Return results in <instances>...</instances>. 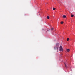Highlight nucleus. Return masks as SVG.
<instances>
[{"label": "nucleus", "mask_w": 75, "mask_h": 75, "mask_svg": "<svg viewBox=\"0 0 75 75\" xmlns=\"http://www.w3.org/2000/svg\"><path fill=\"white\" fill-rule=\"evenodd\" d=\"M74 15H71V17H74Z\"/></svg>", "instance_id": "0eeeda50"}, {"label": "nucleus", "mask_w": 75, "mask_h": 75, "mask_svg": "<svg viewBox=\"0 0 75 75\" xmlns=\"http://www.w3.org/2000/svg\"><path fill=\"white\" fill-rule=\"evenodd\" d=\"M64 64L65 65V67H68V66L66 65V64L65 63H64Z\"/></svg>", "instance_id": "9d476101"}, {"label": "nucleus", "mask_w": 75, "mask_h": 75, "mask_svg": "<svg viewBox=\"0 0 75 75\" xmlns=\"http://www.w3.org/2000/svg\"><path fill=\"white\" fill-rule=\"evenodd\" d=\"M59 47V43H57L55 46L54 47V50H57V51H58Z\"/></svg>", "instance_id": "f257e3e1"}, {"label": "nucleus", "mask_w": 75, "mask_h": 75, "mask_svg": "<svg viewBox=\"0 0 75 75\" xmlns=\"http://www.w3.org/2000/svg\"><path fill=\"white\" fill-rule=\"evenodd\" d=\"M47 19H49L50 18V17H49V16H47Z\"/></svg>", "instance_id": "423d86ee"}, {"label": "nucleus", "mask_w": 75, "mask_h": 75, "mask_svg": "<svg viewBox=\"0 0 75 75\" xmlns=\"http://www.w3.org/2000/svg\"><path fill=\"white\" fill-rule=\"evenodd\" d=\"M57 52H58V51H57Z\"/></svg>", "instance_id": "f8f14e48"}, {"label": "nucleus", "mask_w": 75, "mask_h": 75, "mask_svg": "<svg viewBox=\"0 0 75 75\" xmlns=\"http://www.w3.org/2000/svg\"><path fill=\"white\" fill-rule=\"evenodd\" d=\"M51 31H52V30H53V28H51Z\"/></svg>", "instance_id": "9b49d317"}, {"label": "nucleus", "mask_w": 75, "mask_h": 75, "mask_svg": "<svg viewBox=\"0 0 75 75\" xmlns=\"http://www.w3.org/2000/svg\"><path fill=\"white\" fill-rule=\"evenodd\" d=\"M55 9H56V8H53V10H55Z\"/></svg>", "instance_id": "6e6552de"}, {"label": "nucleus", "mask_w": 75, "mask_h": 75, "mask_svg": "<svg viewBox=\"0 0 75 75\" xmlns=\"http://www.w3.org/2000/svg\"><path fill=\"white\" fill-rule=\"evenodd\" d=\"M69 40V38H67V41H68Z\"/></svg>", "instance_id": "39448f33"}, {"label": "nucleus", "mask_w": 75, "mask_h": 75, "mask_svg": "<svg viewBox=\"0 0 75 75\" xmlns=\"http://www.w3.org/2000/svg\"><path fill=\"white\" fill-rule=\"evenodd\" d=\"M66 51H67V52H69L70 51V50L69 49H68L66 50Z\"/></svg>", "instance_id": "7ed1b4c3"}, {"label": "nucleus", "mask_w": 75, "mask_h": 75, "mask_svg": "<svg viewBox=\"0 0 75 75\" xmlns=\"http://www.w3.org/2000/svg\"><path fill=\"white\" fill-rule=\"evenodd\" d=\"M59 48H60V49H59L60 51H63V49H62V47L61 46H60Z\"/></svg>", "instance_id": "f03ea898"}, {"label": "nucleus", "mask_w": 75, "mask_h": 75, "mask_svg": "<svg viewBox=\"0 0 75 75\" xmlns=\"http://www.w3.org/2000/svg\"><path fill=\"white\" fill-rule=\"evenodd\" d=\"M63 18H66V16L65 15H63Z\"/></svg>", "instance_id": "20e7f679"}, {"label": "nucleus", "mask_w": 75, "mask_h": 75, "mask_svg": "<svg viewBox=\"0 0 75 75\" xmlns=\"http://www.w3.org/2000/svg\"><path fill=\"white\" fill-rule=\"evenodd\" d=\"M64 23V22H63L62 21L61 22V24H63Z\"/></svg>", "instance_id": "1a4fd4ad"}]
</instances>
